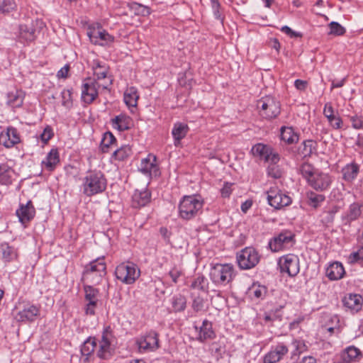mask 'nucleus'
I'll list each match as a JSON object with an SVG mask.
<instances>
[{
    "label": "nucleus",
    "instance_id": "f257e3e1",
    "mask_svg": "<svg viewBox=\"0 0 363 363\" xmlns=\"http://www.w3.org/2000/svg\"><path fill=\"white\" fill-rule=\"evenodd\" d=\"M107 181L99 170H89L82 179V191L87 196H91L105 191Z\"/></svg>",
    "mask_w": 363,
    "mask_h": 363
},
{
    "label": "nucleus",
    "instance_id": "f03ea898",
    "mask_svg": "<svg viewBox=\"0 0 363 363\" xmlns=\"http://www.w3.org/2000/svg\"><path fill=\"white\" fill-rule=\"evenodd\" d=\"M203 206V201L196 195L184 196L178 205V216L184 220H190L196 218Z\"/></svg>",
    "mask_w": 363,
    "mask_h": 363
},
{
    "label": "nucleus",
    "instance_id": "7ed1b4c3",
    "mask_svg": "<svg viewBox=\"0 0 363 363\" xmlns=\"http://www.w3.org/2000/svg\"><path fill=\"white\" fill-rule=\"evenodd\" d=\"M235 269L230 264H216L211 267L210 279L218 286H226L235 277Z\"/></svg>",
    "mask_w": 363,
    "mask_h": 363
},
{
    "label": "nucleus",
    "instance_id": "20e7f679",
    "mask_svg": "<svg viewBox=\"0 0 363 363\" xmlns=\"http://www.w3.org/2000/svg\"><path fill=\"white\" fill-rule=\"evenodd\" d=\"M117 279L125 284H133L140 276L138 267L132 262H123L115 269Z\"/></svg>",
    "mask_w": 363,
    "mask_h": 363
},
{
    "label": "nucleus",
    "instance_id": "39448f33",
    "mask_svg": "<svg viewBox=\"0 0 363 363\" xmlns=\"http://www.w3.org/2000/svg\"><path fill=\"white\" fill-rule=\"evenodd\" d=\"M257 108L259 116L267 120L277 117L281 111L279 101L270 96L262 97L257 101Z\"/></svg>",
    "mask_w": 363,
    "mask_h": 363
},
{
    "label": "nucleus",
    "instance_id": "423d86ee",
    "mask_svg": "<svg viewBox=\"0 0 363 363\" xmlns=\"http://www.w3.org/2000/svg\"><path fill=\"white\" fill-rule=\"evenodd\" d=\"M94 78L92 80L97 81L99 86H102V89H108L112 84L111 76H108V67L104 62L99 60H94L92 64Z\"/></svg>",
    "mask_w": 363,
    "mask_h": 363
},
{
    "label": "nucleus",
    "instance_id": "0eeeda50",
    "mask_svg": "<svg viewBox=\"0 0 363 363\" xmlns=\"http://www.w3.org/2000/svg\"><path fill=\"white\" fill-rule=\"evenodd\" d=\"M113 335L110 328H106L99 341L97 357L101 359H109L113 354L114 348L112 345Z\"/></svg>",
    "mask_w": 363,
    "mask_h": 363
},
{
    "label": "nucleus",
    "instance_id": "6e6552de",
    "mask_svg": "<svg viewBox=\"0 0 363 363\" xmlns=\"http://www.w3.org/2000/svg\"><path fill=\"white\" fill-rule=\"evenodd\" d=\"M259 261V255L255 249L245 247L237 254V262L242 269H249L255 267Z\"/></svg>",
    "mask_w": 363,
    "mask_h": 363
},
{
    "label": "nucleus",
    "instance_id": "1a4fd4ad",
    "mask_svg": "<svg viewBox=\"0 0 363 363\" xmlns=\"http://www.w3.org/2000/svg\"><path fill=\"white\" fill-rule=\"evenodd\" d=\"M268 203L276 209H280L291 203V198L281 190L272 187L267 191Z\"/></svg>",
    "mask_w": 363,
    "mask_h": 363
},
{
    "label": "nucleus",
    "instance_id": "9d476101",
    "mask_svg": "<svg viewBox=\"0 0 363 363\" xmlns=\"http://www.w3.org/2000/svg\"><path fill=\"white\" fill-rule=\"evenodd\" d=\"M97 81L91 78L85 79L82 85V100L87 104H91L99 95L102 86H98Z\"/></svg>",
    "mask_w": 363,
    "mask_h": 363
},
{
    "label": "nucleus",
    "instance_id": "9b49d317",
    "mask_svg": "<svg viewBox=\"0 0 363 363\" xmlns=\"http://www.w3.org/2000/svg\"><path fill=\"white\" fill-rule=\"evenodd\" d=\"M84 298L86 302L84 307L86 315H94L99 303V291L89 284H84Z\"/></svg>",
    "mask_w": 363,
    "mask_h": 363
},
{
    "label": "nucleus",
    "instance_id": "f8f14e48",
    "mask_svg": "<svg viewBox=\"0 0 363 363\" xmlns=\"http://www.w3.org/2000/svg\"><path fill=\"white\" fill-rule=\"evenodd\" d=\"M279 264L281 272L287 273L290 277L296 276L300 270L299 258L294 254H288L279 259Z\"/></svg>",
    "mask_w": 363,
    "mask_h": 363
},
{
    "label": "nucleus",
    "instance_id": "ddd939ff",
    "mask_svg": "<svg viewBox=\"0 0 363 363\" xmlns=\"http://www.w3.org/2000/svg\"><path fill=\"white\" fill-rule=\"evenodd\" d=\"M293 239L294 235L291 232L283 231L269 241V248L272 252H279L291 245Z\"/></svg>",
    "mask_w": 363,
    "mask_h": 363
},
{
    "label": "nucleus",
    "instance_id": "4468645a",
    "mask_svg": "<svg viewBox=\"0 0 363 363\" xmlns=\"http://www.w3.org/2000/svg\"><path fill=\"white\" fill-rule=\"evenodd\" d=\"M251 151L253 155L259 157L266 162H278L280 160V156L277 152L269 146L262 143L255 145Z\"/></svg>",
    "mask_w": 363,
    "mask_h": 363
},
{
    "label": "nucleus",
    "instance_id": "2eb2a0df",
    "mask_svg": "<svg viewBox=\"0 0 363 363\" xmlns=\"http://www.w3.org/2000/svg\"><path fill=\"white\" fill-rule=\"evenodd\" d=\"M137 343L140 350L144 352L155 351L160 347L158 334L155 331H150L140 337Z\"/></svg>",
    "mask_w": 363,
    "mask_h": 363
},
{
    "label": "nucleus",
    "instance_id": "dca6fc26",
    "mask_svg": "<svg viewBox=\"0 0 363 363\" xmlns=\"http://www.w3.org/2000/svg\"><path fill=\"white\" fill-rule=\"evenodd\" d=\"M156 162V156L149 154L146 158L141 160L138 169L143 174L150 177H157L160 174V171Z\"/></svg>",
    "mask_w": 363,
    "mask_h": 363
},
{
    "label": "nucleus",
    "instance_id": "f3484780",
    "mask_svg": "<svg viewBox=\"0 0 363 363\" xmlns=\"http://www.w3.org/2000/svg\"><path fill=\"white\" fill-rule=\"evenodd\" d=\"M40 315V308L33 304H26L14 316L18 322H33Z\"/></svg>",
    "mask_w": 363,
    "mask_h": 363
},
{
    "label": "nucleus",
    "instance_id": "a211bd4d",
    "mask_svg": "<svg viewBox=\"0 0 363 363\" xmlns=\"http://www.w3.org/2000/svg\"><path fill=\"white\" fill-rule=\"evenodd\" d=\"M333 182V179L327 173L318 171L316 174L311 179L308 184L316 191H325L328 189Z\"/></svg>",
    "mask_w": 363,
    "mask_h": 363
},
{
    "label": "nucleus",
    "instance_id": "6ab92c4d",
    "mask_svg": "<svg viewBox=\"0 0 363 363\" xmlns=\"http://www.w3.org/2000/svg\"><path fill=\"white\" fill-rule=\"evenodd\" d=\"M91 43L96 45H106L113 42L114 38L106 30L101 28H94L87 33Z\"/></svg>",
    "mask_w": 363,
    "mask_h": 363
},
{
    "label": "nucleus",
    "instance_id": "aec40b11",
    "mask_svg": "<svg viewBox=\"0 0 363 363\" xmlns=\"http://www.w3.org/2000/svg\"><path fill=\"white\" fill-rule=\"evenodd\" d=\"M17 175L9 162L0 163V185L9 186L16 179Z\"/></svg>",
    "mask_w": 363,
    "mask_h": 363
},
{
    "label": "nucleus",
    "instance_id": "412c9836",
    "mask_svg": "<svg viewBox=\"0 0 363 363\" xmlns=\"http://www.w3.org/2000/svg\"><path fill=\"white\" fill-rule=\"evenodd\" d=\"M194 328L197 333L196 340L201 342L211 340L216 337L212 323L208 320H204L200 327L194 326Z\"/></svg>",
    "mask_w": 363,
    "mask_h": 363
},
{
    "label": "nucleus",
    "instance_id": "4be33fe9",
    "mask_svg": "<svg viewBox=\"0 0 363 363\" xmlns=\"http://www.w3.org/2000/svg\"><path fill=\"white\" fill-rule=\"evenodd\" d=\"M342 303L347 310L356 313L362 309L363 298L359 294H349L343 298Z\"/></svg>",
    "mask_w": 363,
    "mask_h": 363
},
{
    "label": "nucleus",
    "instance_id": "5701e85b",
    "mask_svg": "<svg viewBox=\"0 0 363 363\" xmlns=\"http://www.w3.org/2000/svg\"><path fill=\"white\" fill-rule=\"evenodd\" d=\"M20 142V137L18 131L14 128H8L6 131L0 134V145L6 148L13 147Z\"/></svg>",
    "mask_w": 363,
    "mask_h": 363
},
{
    "label": "nucleus",
    "instance_id": "b1692460",
    "mask_svg": "<svg viewBox=\"0 0 363 363\" xmlns=\"http://www.w3.org/2000/svg\"><path fill=\"white\" fill-rule=\"evenodd\" d=\"M289 350L284 344H278L264 357V363H276L281 360L287 354Z\"/></svg>",
    "mask_w": 363,
    "mask_h": 363
},
{
    "label": "nucleus",
    "instance_id": "393cba45",
    "mask_svg": "<svg viewBox=\"0 0 363 363\" xmlns=\"http://www.w3.org/2000/svg\"><path fill=\"white\" fill-rule=\"evenodd\" d=\"M35 214V209L31 201H28L26 204H20L16 210V215L19 221L26 223L31 220Z\"/></svg>",
    "mask_w": 363,
    "mask_h": 363
},
{
    "label": "nucleus",
    "instance_id": "a878e982",
    "mask_svg": "<svg viewBox=\"0 0 363 363\" xmlns=\"http://www.w3.org/2000/svg\"><path fill=\"white\" fill-rule=\"evenodd\" d=\"M0 255L4 262H13L18 258V249L8 242H2L0 244Z\"/></svg>",
    "mask_w": 363,
    "mask_h": 363
},
{
    "label": "nucleus",
    "instance_id": "bb28decb",
    "mask_svg": "<svg viewBox=\"0 0 363 363\" xmlns=\"http://www.w3.org/2000/svg\"><path fill=\"white\" fill-rule=\"evenodd\" d=\"M151 199V194L147 189L135 190L132 196V206L134 208H141L146 206Z\"/></svg>",
    "mask_w": 363,
    "mask_h": 363
},
{
    "label": "nucleus",
    "instance_id": "cd10ccee",
    "mask_svg": "<svg viewBox=\"0 0 363 363\" xmlns=\"http://www.w3.org/2000/svg\"><path fill=\"white\" fill-rule=\"evenodd\" d=\"M96 347V341L94 338L89 337L84 342L80 350L82 354L81 360L84 363H87L91 361Z\"/></svg>",
    "mask_w": 363,
    "mask_h": 363
},
{
    "label": "nucleus",
    "instance_id": "c85d7f7f",
    "mask_svg": "<svg viewBox=\"0 0 363 363\" xmlns=\"http://www.w3.org/2000/svg\"><path fill=\"white\" fill-rule=\"evenodd\" d=\"M189 130L188 125L184 123L177 122L174 124L172 135L175 146H178L180 144L181 140L186 137Z\"/></svg>",
    "mask_w": 363,
    "mask_h": 363
},
{
    "label": "nucleus",
    "instance_id": "c756f323",
    "mask_svg": "<svg viewBox=\"0 0 363 363\" xmlns=\"http://www.w3.org/2000/svg\"><path fill=\"white\" fill-rule=\"evenodd\" d=\"M342 179L347 182H352L359 172V165L355 162L347 164L341 170Z\"/></svg>",
    "mask_w": 363,
    "mask_h": 363
},
{
    "label": "nucleus",
    "instance_id": "7c9ffc66",
    "mask_svg": "<svg viewBox=\"0 0 363 363\" xmlns=\"http://www.w3.org/2000/svg\"><path fill=\"white\" fill-rule=\"evenodd\" d=\"M361 206L358 203H353L348 210L342 216V222L345 224H350L352 221L357 220L361 215Z\"/></svg>",
    "mask_w": 363,
    "mask_h": 363
},
{
    "label": "nucleus",
    "instance_id": "2f4dec72",
    "mask_svg": "<svg viewBox=\"0 0 363 363\" xmlns=\"http://www.w3.org/2000/svg\"><path fill=\"white\" fill-rule=\"evenodd\" d=\"M326 276L330 280H338L343 277L345 271L342 263L335 262L326 269Z\"/></svg>",
    "mask_w": 363,
    "mask_h": 363
},
{
    "label": "nucleus",
    "instance_id": "473e14b6",
    "mask_svg": "<svg viewBox=\"0 0 363 363\" xmlns=\"http://www.w3.org/2000/svg\"><path fill=\"white\" fill-rule=\"evenodd\" d=\"M59 162L60 156L58 151L56 149H52L42 161V164L46 170L52 172L56 168Z\"/></svg>",
    "mask_w": 363,
    "mask_h": 363
},
{
    "label": "nucleus",
    "instance_id": "72a5a7b5",
    "mask_svg": "<svg viewBox=\"0 0 363 363\" xmlns=\"http://www.w3.org/2000/svg\"><path fill=\"white\" fill-rule=\"evenodd\" d=\"M111 123L113 128L124 131L130 128L132 120L125 114H120L111 119Z\"/></svg>",
    "mask_w": 363,
    "mask_h": 363
},
{
    "label": "nucleus",
    "instance_id": "f704fd0d",
    "mask_svg": "<svg viewBox=\"0 0 363 363\" xmlns=\"http://www.w3.org/2000/svg\"><path fill=\"white\" fill-rule=\"evenodd\" d=\"M24 93L21 90L15 89L8 93L7 104L12 108L21 107L23 103Z\"/></svg>",
    "mask_w": 363,
    "mask_h": 363
},
{
    "label": "nucleus",
    "instance_id": "c9c22d12",
    "mask_svg": "<svg viewBox=\"0 0 363 363\" xmlns=\"http://www.w3.org/2000/svg\"><path fill=\"white\" fill-rule=\"evenodd\" d=\"M139 94L138 90L134 86L128 87L123 94V100L125 104L129 108H135L137 106Z\"/></svg>",
    "mask_w": 363,
    "mask_h": 363
},
{
    "label": "nucleus",
    "instance_id": "e433bc0d",
    "mask_svg": "<svg viewBox=\"0 0 363 363\" xmlns=\"http://www.w3.org/2000/svg\"><path fill=\"white\" fill-rule=\"evenodd\" d=\"M84 272L99 273L101 274H106V266L104 261V258H97L91 261L85 267Z\"/></svg>",
    "mask_w": 363,
    "mask_h": 363
},
{
    "label": "nucleus",
    "instance_id": "4c0bfd02",
    "mask_svg": "<svg viewBox=\"0 0 363 363\" xmlns=\"http://www.w3.org/2000/svg\"><path fill=\"white\" fill-rule=\"evenodd\" d=\"M360 356L361 352L358 348L354 346H350L342 352V359L345 363H352L358 361Z\"/></svg>",
    "mask_w": 363,
    "mask_h": 363
},
{
    "label": "nucleus",
    "instance_id": "58836bf2",
    "mask_svg": "<svg viewBox=\"0 0 363 363\" xmlns=\"http://www.w3.org/2000/svg\"><path fill=\"white\" fill-rule=\"evenodd\" d=\"M19 35L22 39L26 41H32L35 38V30L32 23L21 24L19 26Z\"/></svg>",
    "mask_w": 363,
    "mask_h": 363
},
{
    "label": "nucleus",
    "instance_id": "ea45409f",
    "mask_svg": "<svg viewBox=\"0 0 363 363\" xmlns=\"http://www.w3.org/2000/svg\"><path fill=\"white\" fill-rule=\"evenodd\" d=\"M267 292V288L257 283H254L248 289V294L252 298L262 299Z\"/></svg>",
    "mask_w": 363,
    "mask_h": 363
},
{
    "label": "nucleus",
    "instance_id": "a19ab883",
    "mask_svg": "<svg viewBox=\"0 0 363 363\" xmlns=\"http://www.w3.org/2000/svg\"><path fill=\"white\" fill-rule=\"evenodd\" d=\"M171 304L174 312L183 311L186 307V298L180 294H174L171 298Z\"/></svg>",
    "mask_w": 363,
    "mask_h": 363
},
{
    "label": "nucleus",
    "instance_id": "79ce46f5",
    "mask_svg": "<svg viewBox=\"0 0 363 363\" xmlns=\"http://www.w3.org/2000/svg\"><path fill=\"white\" fill-rule=\"evenodd\" d=\"M306 198L308 204L313 208H318L325 199L324 195L316 194L312 191L306 194Z\"/></svg>",
    "mask_w": 363,
    "mask_h": 363
},
{
    "label": "nucleus",
    "instance_id": "37998d69",
    "mask_svg": "<svg viewBox=\"0 0 363 363\" xmlns=\"http://www.w3.org/2000/svg\"><path fill=\"white\" fill-rule=\"evenodd\" d=\"M281 139L289 144L296 143L298 140V136L294 133L292 128L282 127L281 129Z\"/></svg>",
    "mask_w": 363,
    "mask_h": 363
},
{
    "label": "nucleus",
    "instance_id": "c03bdc74",
    "mask_svg": "<svg viewBox=\"0 0 363 363\" xmlns=\"http://www.w3.org/2000/svg\"><path fill=\"white\" fill-rule=\"evenodd\" d=\"M106 274H101L99 273H93V272H84L82 276V279L87 284L96 285L101 282L103 277Z\"/></svg>",
    "mask_w": 363,
    "mask_h": 363
},
{
    "label": "nucleus",
    "instance_id": "a18cd8bd",
    "mask_svg": "<svg viewBox=\"0 0 363 363\" xmlns=\"http://www.w3.org/2000/svg\"><path fill=\"white\" fill-rule=\"evenodd\" d=\"M132 154L131 147L129 145H124L113 152V157L119 161H123Z\"/></svg>",
    "mask_w": 363,
    "mask_h": 363
},
{
    "label": "nucleus",
    "instance_id": "49530a36",
    "mask_svg": "<svg viewBox=\"0 0 363 363\" xmlns=\"http://www.w3.org/2000/svg\"><path fill=\"white\" fill-rule=\"evenodd\" d=\"M339 211V207L334 206L328 210H325L322 212L320 217L323 223L328 225L333 223L335 215Z\"/></svg>",
    "mask_w": 363,
    "mask_h": 363
},
{
    "label": "nucleus",
    "instance_id": "de8ad7c7",
    "mask_svg": "<svg viewBox=\"0 0 363 363\" xmlns=\"http://www.w3.org/2000/svg\"><path fill=\"white\" fill-rule=\"evenodd\" d=\"M208 279L202 275L196 277L191 284V288L196 290L206 291L208 289Z\"/></svg>",
    "mask_w": 363,
    "mask_h": 363
},
{
    "label": "nucleus",
    "instance_id": "09e8293b",
    "mask_svg": "<svg viewBox=\"0 0 363 363\" xmlns=\"http://www.w3.org/2000/svg\"><path fill=\"white\" fill-rule=\"evenodd\" d=\"M299 172L308 183L311 181V179H312L315 174H316L318 170H316L311 164L304 163L301 166Z\"/></svg>",
    "mask_w": 363,
    "mask_h": 363
},
{
    "label": "nucleus",
    "instance_id": "8fccbe9b",
    "mask_svg": "<svg viewBox=\"0 0 363 363\" xmlns=\"http://www.w3.org/2000/svg\"><path fill=\"white\" fill-rule=\"evenodd\" d=\"M316 149V143L312 140H308L303 143L301 153L304 157H310Z\"/></svg>",
    "mask_w": 363,
    "mask_h": 363
},
{
    "label": "nucleus",
    "instance_id": "3c124183",
    "mask_svg": "<svg viewBox=\"0 0 363 363\" xmlns=\"http://www.w3.org/2000/svg\"><path fill=\"white\" fill-rule=\"evenodd\" d=\"M72 92L70 89H65L61 92L62 105L66 108H70L72 106Z\"/></svg>",
    "mask_w": 363,
    "mask_h": 363
},
{
    "label": "nucleus",
    "instance_id": "603ef678",
    "mask_svg": "<svg viewBox=\"0 0 363 363\" xmlns=\"http://www.w3.org/2000/svg\"><path fill=\"white\" fill-rule=\"evenodd\" d=\"M15 0H0V13H9L16 9Z\"/></svg>",
    "mask_w": 363,
    "mask_h": 363
},
{
    "label": "nucleus",
    "instance_id": "864d4df0",
    "mask_svg": "<svg viewBox=\"0 0 363 363\" xmlns=\"http://www.w3.org/2000/svg\"><path fill=\"white\" fill-rule=\"evenodd\" d=\"M269 167L267 168V174L269 177L279 179L281 177L283 171L280 168L279 165H277V162H268Z\"/></svg>",
    "mask_w": 363,
    "mask_h": 363
},
{
    "label": "nucleus",
    "instance_id": "5fc2aeb1",
    "mask_svg": "<svg viewBox=\"0 0 363 363\" xmlns=\"http://www.w3.org/2000/svg\"><path fill=\"white\" fill-rule=\"evenodd\" d=\"M116 140L114 137V135L110 133L107 132L104 134L101 143V147L103 152H106L108 150V148L112 145L114 143H116Z\"/></svg>",
    "mask_w": 363,
    "mask_h": 363
},
{
    "label": "nucleus",
    "instance_id": "6e6d98bb",
    "mask_svg": "<svg viewBox=\"0 0 363 363\" xmlns=\"http://www.w3.org/2000/svg\"><path fill=\"white\" fill-rule=\"evenodd\" d=\"M326 118L328 119L329 125L333 129L339 130L342 128L343 122L341 118L338 116V114L334 113L333 115L328 116Z\"/></svg>",
    "mask_w": 363,
    "mask_h": 363
},
{
    "label": "nucleus",
    "instance_id": "4d7b16f0",
    "mask_svg": "<svg viewBox=\"0 0 363 363\" xmlns=\"http://www.w3.org/2000/svg\"><path fill=\"white\" fill-rule=\"evenodd\" d=\"M292 346L294 348V350L292 352L293 355L299 354L307 350V346L305 342L302 340H294L292 342Z\"/></svg>",
    "mask_w": 363,
    "mask_h": 363
},
{
    "label": "nucleus",
    "instance_id": "13d9d810",
    "mask_svg": "<svg viewBox=\"0 0 363 363\" xmlns=\"http://www.w3.org/2000/svg\"><path fill=\"white\" fill-rule=\"evenodd\" d=\"M330 34L335 35H343L345 32V29L338 23L333 21L329 24Z\"/></svg>",
    "mask_w": 363,
    "mask_h": 363
},
{
    "label": "nucleus",
    "instance_id": "bf43d9fd",
    "mask_svg": "<svg viewBox=\"0 0 363 363\" xmlns=\"http://www.w3.org/2000/svg\"><path fill=\"white\" fill-rule=\"evenodd\" d=\"M348 117L353 128L356 130L363 129V117L362 116L356 114Z\"/></svg>",
    "mask_w": 363,
    "mask_h": 363
},
{
    "label": "nucleus",
    "instance_id": "052dcab7",
    "mask_svg": "<svg viewBox=\"0 0 363 363\" xmlns=\"http://www.w3.org/2000/svg\"><path fill=\"white\" fill-rule=\"evenodd\" d=\"M211 7H212L213 15H214L215 18L218 20L223 21V17L220 11V3L218 2V0H211Z\"/></svg>",
    "mask_w": 363,
    "mask_h": 363
},
{
    "label": "nucleus",
    "instance_id": "680f3d73",
    "mask_svg": "<svg viewBox=\"0 0 363 363\" xmlns=\"http://www.w3.org/2000/svg\"><path fill=\"white\" fill-rule=\"evenodd\" d=\"M233 183L225 182L220 189V194L223 198H229L233 191Z\"/></svg>",
    "mask_w": 363,
    "mask_h": 363
},
{
    "label": "nucleus",
    "instance_id": "e2e57ef3",
    "mask_svg": "<svg viewBox=\"0 0 363 363\" xmlns=\"http://www.w3.org/2000/svg\"><path fill=\"white\" fill-rule=\"evenodd\" d=\"M204 301L203 299L199 296L195 298L192 303V308L196 311H200L203 309Z\"/></svg>",
    "mask_w": 363,
    "mask_h": 363
},
{
    "label": "nucleus",
    "instance_id": "0e129e2a",
    "mask_svg": "<svg viewBox=\"0 0 363 363\" xmlns=\"http://www.w3.org/2000/svg\"><path fill=\"white\" fill-rule=\"evenodd\" d=\"M53 135L52 130L50 127H46L42 134L40 135V138L42 141L44 143H47Z\"/></svg>",
    "mask_w": 363,
    "mask_h": 363
},
{
    "label": "nucleus",
    "instance_id": "69168bd1",
    "mask_svg": "<svg viewBox=\"0 0 363 363\" xmlns=\"http://www.w3.org/2000/svg\"><path fill=\"white\" fill-rule=\"evenodd\" d=\"M350 259L352 262L363 259V249H360L357 252H352L350 256Z\"/></svg>",
    "mask_w": 363,
    "mask_h": 363
},
{
    "label": "nucleus",
    "instance_id": "338daca9",
    "mask_svg": "<svg viewBox=\"0 0 363 363\" xmlns=\"http://www.w3.org/2000/svg\"><path fill=\"white\" fill-rule=\"evenodd\" d=\"M335 113L334 108L331 103L328 102L325 104L323 108V115L325 118L330 116Z\"/></svg>",
    "mask_w": 363,
    "mask_h": 363
},
{
    "label": "nucleus",
    "instance_id": "774afa93",
    "mask_svg": "<svg viewBox=\"0 0 363 363\" xmlns=\"http://www.w3.org/2000/svg\"><path fill=\"white\" fill-rule=\"evenodd\" d=\"M294 86L299 91H304L307 88L308 82L305 80L296 79L294 82Z\"/></svg>",
    "mask_w": 363,
    "mask_h": 363
}]
</instances>
